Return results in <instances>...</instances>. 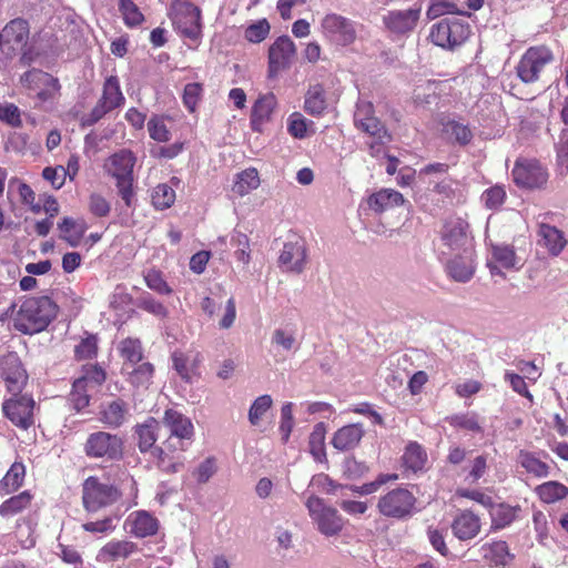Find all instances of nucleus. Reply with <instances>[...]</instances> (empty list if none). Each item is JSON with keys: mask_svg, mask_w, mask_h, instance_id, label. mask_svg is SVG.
<instances>
[{"mask_svg": "<svg viewBox=\"0 0 568 568\" xmlns=\"http://www.w3.org/2000/svg\"><path fill=\"white\" fill-rule=\"evenodd\" d=\"M57 314L58 305L49 296L29 297L14 317V327L23 334L32 335L45 329Z\"/></svg>", "mask_w": 568, "mask_h": 568, "instance_id": "f257e3e1", "label": "nucleus"}, {"mask_svg": "<svg viewBox=\"0 0 568 568\" xmlns=\"http://www.w3.org/2000/svg\"><path fill=\"white\" fill-rule=\"evenodd\" d=\"M135 156L129 150H120L105 161L104 169L115 180L119 196L128 207L133 206L135 193L133 190V168Z\"/></svg>", "mask_w": 568, "mask_h": 568, "instance_id": "f03ea898", "label": "nucleus"}, {"mask_svg": "<svg viewBox=\"0 0 568 568\" xmlns=\"http://www.w3.org/2000/svg\"><path fill=\"white\" fill-rule=\"evenodd\" d=\"M120 498L121 491L116 486L97 476L88 477L82 485V501L89 513L109 507Z\"/></svg>", "mask_w": 568, "mask_h": 568, "instance_id": "7ed1b4c3", "label": "nucleus"}, {"mask_svg": "<svg viewBox=\"0 0 568 568\" xmlns=\"http://www.w3.org/2000/svg\"><path fill=\"white\" fill-rule=\"evenodd\" d=\"M170 17L175 29L184 37L196 40L201 36V10L189 0H174Z\"/></svg>", "mask_w": 568, "mask_h": 568, "instance_id": "20e7f679", "label": "nucleus"}, {"mask_svg": "<svg viewBox=\"0 0 568 568\" xmlns=\"http://www.w3.org/2000/svg\"><path fill=\"white\" fill-rule=\"evenodd\" d=\"M552 61L554 54L550 49L545 45L531 47L520 58L516 73L524 83H534Z\"/></svg>", "mask_w": 568, "mask_h": 568, "instance_id": "39448f33", "label": "nucleus"}, {"mask_svg": "<svg viewBox=\"0 0 568 568\" xmlns=\"http://www.w3.org/2000/svg\"><path fill=\"white\" fill-rule=\"evenodd\" d=\"M84 453L90 458L119 460L123 456V440L120 436L108 432H95L88 436Z\"/></svg>", "mask_w": 568, "mask_h": 568, "instance_id": "423d86ee", "label": "nucleus"}, {"mask_svg": "<svg viewBox=\"0 0 568 568\" xmlns=\"http://www.w3.org/2000/svg\"><path fill=\"white\" fill-rule=\"evenodd\" d=\"M415 504L413 493L406 488H395L378 499L377 509L385 517L404 519L412 515Z\"/></svg>", "mask_w": 568, "mask_h": 568, "instance_id": "0eeeda50", "label": "nucleus"}, {"mask_svg": "<svg viewBox=\"0 0 568 568\" xmlns=\"http://www.w3.org/2000/svg\"><path fill=\"white\" fill-rule=\"evenodd\" d=\"M305 506L323 535L335 536L343 529V518L335 508L326 506L323 499L310 496Z\"/></svg>", "mask_w": 568, "mask_h": 568, "instance_id": "6e6552de", "label": "nucleus"}, {"mask_svg": "<svg viewBox=\"0 0 568 568\" xmlns=\"http://www.w3.org/2000/svg\"><path fill=\"white\" fill-rule=\"evenodd\" d=\"M469 36L468 24L458 19H443L432 27L429 38L435 45L454 49Z\"/></svg>", "mask_w": 568, "mask_h": 568, "instance_id": "1a4fd4ad", "label": "nucleus"}, {"mask_svg": "<svg viewBox=\"0 0 568 568\" xmlns=\"http://www.w3.org/2000/svg\"><path fill=\"white\" fill-rule=\"evenodd\" d=\"M124 101L125 98L120 89L119 79L115 75L108 77L103 84L102 95L84 120V123L88 125L97 123L106 113L121 106Z\"/></svg>", "mask_w": 568, "mask_h": 568, "instance_id": "9d476101", "label": "nucleus"}, {"mask_svg": "<svg viewBox=\"0 0 568 568\" xmlns=\"http://www.w3.org/2000/svg\"><path fill=\"white\" fill-rule=\"evenodd\" d=\"M321 31L324 38L337 45H348L356 39L354 22L334 12L323 17L321 20Z\"/></svg>", "mask_w": 568, "mask_h": 568, "instance_id": "9b49d317", "label": "nucleus"}, {"mask_svg": "<svg viewBox=\"0 0 568 568\" xmlns=\"http://www.w3.org/2000/svg\"><path fill=\"white\" fill-rule=\"evenodd\" d=\"M468 229V223L460 217L446 221L440 232L443 245L450 253L475 251Z\"/></svg>", "mask_w": 568, "mask_h": 568, "instance_id": "f8f14e48", "label": "nucleus"}, {"mask_svg": "<svg viewBox=\"0 0 568 568\" xmlns=\"http://www.w3.org/2000/svg\"><path fill=\"white\" fill-rule=\"evenodd\" d=\"M34 400L29 396L7 399L2 405L6 417L18 428L27 430L34 424Z\"/></svg>", "mask_w": 568, "mask_h": 568, "instance_id": "ddd939ff", "label": "nucleus"}, {"mask_svg": "<svg viewBox=\"0 0 568 568\" xmlns=\"http://www.w3.org/2000/svg\"><path fill=\"white\" fill-rule=\"evenodd\" d=\"M355 125L369 134L373 139H378L382 143H388L390 135L383 123L374 115V106L371 102L357 103L354 113Z\"/></svg>", "mask_w": 568, "mask_h": 568, "instance_id": "4468645a", "label": "nucleus"}, {"mask_svg": "<svg viewBox=\"0 0 568 568\" xmlns=\"http://www.w3.org/2000/svg\"><path fill=\"white\" fill-rule=\"evenodd\" d=\"M511 174L514 182L525 189L542 187L548 180L546 169L536 161H517Z\"/></svg>", "mask_w": 568, "mask_h": 568, "instance_id": "2eb2a0df", "label": "nucleus"}, {"mask_svg": "<svg viewBox=\"0 0 568 568\" xmlns=\"http://www.w3.org/2000/svg\"><path fill=\"white\" fill-rule=\"evenodd\" d=\"M20 83L28 90L37 91L42 101L52 99L60 90L58 79L39 69L24 72L20 77Z\"/></svg>", "mask_w": 568, "mask_h": 568, "instance_id": "dca6fc26", "label": "nucleus"}, {"mask_svg": "<svg viewBox=\"0 0 568 568\" xmlns=\"http://www.w3.org/2000/svg\"><path fill=\"white\" fill-rule=\"evenodd\" d=\"M1 376L8 392L19 394L27 384L28 375L20 358L14 353H9L0 359Z\"/></svg>", "mask_w": 568, "mask_h": 568, "instance_id": "f3484780", "label": "nucleus"}, {"mask_svg": "<svg viewBox=\"0 0 568 568\" xmlns=\"http://www.w3.org/2000/svg\"><path fill=\"white\" fill-rule=\"evenodd\" d=\"M296 48L292 39L282 36L268 49V72L273 77L290 67L295 57Z\"/></svg>", "mask_w": 568, "mask_h": 568, "instance_id": "a211bd4d", "label": "nucleus"}, {"mask_svg": "<svg viewBox=\"0 0 568 568\" xmlns=\"http://www.w3.org/2000/svg\"><path fill=\"white\" fill-rule=\"evenodd\" d=\"M452 254L453 256L446 263L448 276L458 283L469 282L476 271L475 251Z\"/></svg>", "mask_w": 568, "mask_h": 568, "instance_id": "6ab92c4d", "label": "nucleus"}, {"mask_svg": "<svg viewBox=\"0 0 568 568\" xmlns=\"http://www.w3.org/2000/svg\"><path fill=\"white\" fill-rule=\"evenodd\" d=\"M306 258V246L303 241L286 242L278 256V263L284 271L298 274L304 271Z\"/></svg>", "mask_w": 568, "mask_h": 568, "instance_id": "aec40b11", "label": "nucleus"}, {"mask_svg": "<svg viewBox=\"0 0 568 568\" xmlns=\"http://www.w3.org/2000/svg\"><path fill=\"white\" fill-rule=\"evenodd\" d=\"M420 17V7L406 10L389 11L383 20L388 30L394 33L403 34L410 32L417 26Z\"/></svg>", "mask_w": 568, "mask_h": 568, "instance_id": "412c9836", "label": "nucleus"}, {"mask_svg": "<svg viewBox=\"0 0 568 568\" xmlns=\"http://www.w3.org/2000/svg\"><path fill=\"white\" fill-rule=\"evenodd\" d=\"M129 404L122 398H115L101 405L99 419L109 428L121 427L129 417Z\"/></svg>", "mask_w": 568, "mask_h": 568, "instance_id": "4be33fe9", "label": "nucleus"}, {"mask_svg": "<svg viewBox=\"0 0 568 568\" xmlns=\"http://www.w3.org/2000/svg\"><path fill=\"white\" fill-rule=\"evenodd\" d=\"M125 528L133 536L144 538L156 534L159 521L148 511H134L126 518Z\"/></svg>", "mask_w": 568, "mask_h": 568, "instance_id": "5701e85b", "label": "nucleus"}, {"mask_svg": "<svg viewBox=\"0 0 568 568\" xmlns=\"http://www.w3.org/2000/svg\"><path fill=\"white\" fill-rule=\"evenodd\" d=\"M138 550V546L130 540H111L106 542L97 555L101 564H111L124 560Z\"/></svg>", "mask_w": 568, "mask_h": 568, "instance_id": "b1692460", "label": "nucleus"}, {"mask_svg": "<svg viewBox=\"0 0 568 568\" xmlns=\"http://www.w3.org/2000/svg\"><path fill=\"white\" fill-rule=\"evenodd\" d=\"M3 36L8 51L22 49L29 39V24L24 19H13L3 28Z\"/></svg>", "mask_w": 568, "mask_h": 568, "instance_id": "393cba45", "label": "nucleus"}, {"mask_svg": "<svg viewBox=\"0 0 568 568\" xmlns=\"http://www.w3.org/2000/svg\"><path fill=\"white\" fill-rule=\"evenodd\" d=\"M276 104V98L273 93L261 95L255 101L251 113V126L253 131H262L263 125L271 120Z\"/></svg>", "mask_w": 568, "mask_h": 568, "instance_id": "a878e982", "label": "nucleus"}, {"mask_svg": "<svg viewBox=\"0 0 568 568\" xmlns=\"http://www.w3.org/2000/svg\"><path fill=\"white\" fill-rule=\"evenodd\" d=\"M453 534L459 540L475 538L480 531V519L469 510L460 513L452 524Z\"/></svg>", "mask_w": 568, "mask_h": 568, "instance_id": "bb28decb", "label": "nucleus"}, {"mask_svg": "<svg viewBox=\"0 0 568 568\" xmlns=\"http://www.w3.org/2000/svg\"><path fill=\"white\" fill-rule=\"evenodd\" d=\"M364 436V428L361 424H349L337 429L332 438L334 448L346 452L355 448Z\"/></svg>", "mask_w": 568, "mask_h": 568, "instance_id": "cd10ccee", "label": "nucleus"}, {"mask_svg": "<svg viewBox=\"0 0 568 568\" xmlns=\"http://www.w3.org/2000/svg\"><path fill=\"white\" fill-rule=\"evenodd\" d=\"M538 236V244L554 256L559 255L567 244L564 233L547 223L539 224Z\"/></svg>", "mask_w": 568, "mask_h": 568, "instance_id": "c85d7f7f", "label": "nucleus"}, {"mask_svg": "<svg viewBox=\"0 0 568 568\" xmlns=\"http://www.w3.org/2000/svg\"><path fill=\"white\" fill-rule=\"evenodd\" d=\"M403 203L404 196L402 193L392 189H383L367 197V205L375 213H383Z\"/></svg>", "mask_w": 568, "mask_h": 568, "instance_id": "c756f323", "label": "nucleus"}, {"mask_svg": "<svg viewBox=\"0 0 568 568\" xmlns=\"http://www.w3.org/2000/svg\"><path fill=\"white\" fill-rule=\"evenodd\" d=\"M163 424L169 428L171 436L180 438H191L193 435V425L186 416L174 409H166L163 416Z\"/></svg>", "mask_w": 568, "mask_h": 568, "instance_id": "7c9ffc66", "label": "nucleus"}, {"mask_svg": "<svg viewBox=\"0 0 568 568\" xmlns=\"http://www.w3.org/2000/svg\"><path fill=\"white\" fill-rule=\"evenodd\" d=\"M200 355L197 353H183L175 351L172 354V363L176 373L182 379L191 382L193 376L196 375Z\"/></svg>", "mask_w": 568, "mask_h": 568, "instance_id": "2f4dec72", "label": "nucleus"}, {"mask_svg": "<svg viewBox=\"0 0 568 568\" xmlns=\"http://www.w3.org/2000/svg\"><path fill=\"white\" fill-rule=\"evenodd\" d=\"M159 427L160 423L153 417H149L144 423L135 426L138 446L141 453H152L155 447L154 444L158 440Z\"/></svg>", "mask_w": 568, "mask_h": 568, "instance_id": "473e14b6", "label": "nucleus"}, {"mask_svg": "<svg viewBox=\"0 0 568 568\" xmlns=\"http://www.w3.org/2000/svg\"><path fill=\"white\" fill-rule=\"evenodd\" d=\"M58 229L62 240L67 241L71 246H77L87 231V224L83 220L63 217L58 224Z\"/></svg>", "mask_w": 568, "mask_h": 568, "instance_id": "72a5a7b5", "label": "nucleus"}, {"mask_svg": "<svg viewBox=\"0 0 568 568\" xmlns=\"http://www.w3.org/2000/svg\"><path fill=\"white\" fill-rule=\"evenodd\" d=\"M159 469L166 474L180 471L184 465V457L181 454H171L164 447H154L151 454Z\"/></svg>", "mask_w": 568, "mask_h": 568, "instance_id": "f704fd0d", "label": "nucleus"}, {"mask_svg": "<svg viewBox=\"0 0 568 568\" xmlns=\"http://www.w3.org/2000/svg\"><path fill=\"white\" fill-rule=\"evenodd\" d=\"M119 352L124 359L122 371L138 365L143 358V348L140 339L128 337L119 344Z\"/></svg>", "mask_w": 568, "mask_h": 568, "instance_id": "c9c22d12", "label": "nucleus"}, {"mask_svg": "<svg viewBox=\"0 0 568 568\" xmlns=\"http://www.w3.org/2000/svg\"><path fill=\"white\" fill-rule=\"evenodd\" d=\"M260 175L256 169L248 168L236 174L233 184V192L240 196H244L260 186Z\"/></svg>", "mask_w": 568, "mask_h": 568, "instance_id": "e433bc0d", "label": "nucleus"}, {"mask_svg": "<svg viewBox=\"0 0 568 568\" xmlns=\"http://www.w3.org/2000/svg\"><path fill=\"white\" fill-rule=\"evenodd\" d=\"M491 260L498 263L505 270H518L520 266L519 260L511 245L508 244H494L490 247Z\"/></svg>", "mask_w": 568, "mask_h": 568, "instance_id": "4c0bfd02", "label": "nucleus"}, {"mask_svg": "<svg viewBox=\"0 0 568 568\" xmlns=\"http://www.w3.org/2000/svg\"><path fill=\"white\" fill-rule=\"evenodd\" d=\"M327 108L325 91L321 84L310 87L305 95L304 109L311 115H321Z\"/></svg>", "mask_w": 568, "mask_h": 568, "instance_id": "58836bf2", "label": "nucleus"}, {"mask_svg": "<svg viewBox=\"0 0 568 568\" xmlns=\"http://www.w3.org/2000/svg\"><path fill=\"white\" fill-rule=\"evenodd\" d=\"M536 494L544 503L552 504L568 496V487L559 481L550 480L537 486Z\"/></svg>", "mask_w": 568, "mask_h": 568, "instance_id": "ea45409f", "label": "nucleus"}, {"mask_svg": "<svg viewBox=\"0 0 568 568\" xmlns=\"http://www.w3.org/2000/svg\"><path fill=\"white\" fill-rule=\"evenodd\" d=\"M129 375V383L136 388H148L152 382L154 367L151 363H142L124 371Z\"/></svg>", "mask_w": 568, "mask_h": 568, "instance_id": "a19ab883", "label": "nucleus"}, {"mask_svg": "<svg viewBox=\"0 0 568 568\" xmlns=\"http://www.w3.org/2000/svg\"><path fill=\"white\" fill-rule=\"evenodd\" d=\"M489 509L493 529H503L506 526L510 525L515 520L518 510L516 507H511L509 505H494V503L491 504V507H489Z\"/></svg>", "mask_w": 568, "mask_h": 568, "instance_id": "79ce46f5", "label": "nucleus"}, {"mask_svg": "<svg viewBox=\"0 0 568 568\" xmlns=\"http://www.w3.org/2000/svg\"><path fill=\"white\" fill-rule=\"evenodd\" d=\"M31 500L32 496L29 491H22L19 495L12 496L0 505V515L2 517L14 516L27 509Z\"/></svg>", "mask_w": 568, "mask_h": 568, "instance_id": "37998d69", "label": "nucleus"}, {"mask_svg": "<svg viewBox=\"0 0 568 568\" xmlns=\"http://www.w3.org/2000/svg\"><path fill=\"white\" fill-rule=\"evenodd\" d=\"M106 374L104 369L98 365H85L83 374L75 379V387L82 389L83 385L98 387L104 383Z\"/></svg>", "mask_w": 568, "mask_h": 568, "instance_id": "c03bdc74", "label": "nucleus"}, {"mask_svg": "<svg viewBox=\"0 0 568 568\" xmlns=\"http://www.w3.org/2000/svg\"><path fill=\"white\" fill-rule=\"evenodd\" d=\"M403 460L407 468L416 471L424 467L427 460V454L420 445L417 443H410L406 447Z\"/></svg>", "mask_w": 568, "mask_h": 568, "instance_id": "a18cd8bd", "label": "nucleus"}, {"mask_svg": "<svg viewBox=\"0 0 568 568\" xmlns=\"http://www.w3.org/2000/svg\"><path fill=\"white\" fill-rule=\"evenodd\" d=\"M308 446L310 453L316 460L322 462L325 459V425L323 423L315 425L310 435Z\"/></svg>", "mask_w": 568, "mask_h": 568, "instance_id": "49530a36", "label": "nucleus"}, {"mask_svg": "<svg viewBox=\"0 0 568 568\" xmlns=\"http://www.w3.org/2000/svg\"><path fill=\"white\" fill-rule=\"evenodd\" d=\"M26 475L24 466L20 463H14L2 478L0 486L6 494L17 490L23 483Z\"/></svg>", "mask_w": 568, "mask_h": 568, "instance_id": "de8ad7c7", "label": "nucleus"}, {"mask_svg": "<svg viewBox=\"0 0 568 568\" xmlns=\"http://www.w3.org/2000/svg\"><path fill=\"white\" fill-rule=\"evenodd\" d=\"M481 549L484 551V557L496 566L505 565L507 558L510 556L508 545L503 540L485 544Z\"/></svg>", "mask_w": 568, "mask_h": 568, "instance_id": "09e8293b", "label": "nucleus"}, {"mask_svg": "<svg viewBox=\"0 0 568 568\" xmlns=\"http://www.w3.org/2000/svg\"><path fill=\"white\" fill-rule=\"evenodd\" d=\"M519 463L521 467L536 477H546L549 474V466L530 453H521Z\"/></svg>", "mask_w": 568, "mask_h": 568, "instance_id": "8fccbe9b", "label": "nucleus"}, {"mask_svg": "<svg viewBox=\"0 0 568 568\" xmlns=\"http://www.w3.org/2000/svg\"><path fill=\"white\" fill-rule=\"evenodd\" d=\"M174 201L175 192L170 185L163 183L154 187L152 192V203L156 209H168L174 203Z\"/></svg>", "mask_w": 568, "mask_h": 568, "instance_id": "3c124183", "label": "nucleus"}, {"mask_svg": "<svg viewBox=\"0 0 568 568\" xmlns=\"http://www.w3.org/2000/svg\"><path fill=\"white\" fill-rule=\"evenodd\" d=\"M445 131L460 145L468 144L473 139V132L468 125L458 121H448L445 124Z\"/></svg>", "mask_w": 568, "mask_h": 568, "instance_id": "603ef678", "label": "nucleus"}, {"mask_svg": "<svg viewBox=\"0 0 568 568\" xmlns=\"http://www.w3.org/2000/svg\"><path fill=\"white\" fill-rule=\"evenodd\" d=\"M273 404L270 395L258 396L250 407L248 420L252 425L256 426L260 424L264 414L271 408Z\"/></svg>", "mask_w": 568, "mask_h": 568, "instance_id": "864d4df0", "label": "nucleus"}, {"mask_svg": "<svg viewBox=\"0 0 568 568\" xmlns=\"http://www.w3.org/2000/svg\"><path fill=\"white\" fill-rule=\"evenodd\" d=\"M119 8L125 24L129 27H136L144 20L143 14L132 0H120Z\"/></svg>", "mask_w": 568, "mask_h": 568, "instance_id": "5fc2aeb1", "label": "nucleus"}, {"mask_svg": "<svg viewBox=\"0 0 568 568\" xmlns=\"http://www.w3.org/2000/svg\"><path fill=\"white\" fill-rule=\"evenodd\" d=\"M448 422L452 426L479 433L481 432V426L478 422V417L475 413H466V414H456L448 418Z\"/></svg>", "mask_w": 568, "mask_h": 568, "instance_id": "6e6d98bb", "label": "nucleus"}, {"mask_svg": "<svg viewBox=\"0 0 568 568\" xmlns=\"http://www.w3.org/2000/svg\"><path fill=\"white\" fill-rule=\"evenodd\" d=\"M272 344L286 352H291L295 348L296 336L292 331L276 328L272 334Z\"/></svg>", "mask_w": 568, "mask_h": 568, "instance_id": "4d7b16f0", "label": "nucleus"}, {"mask_svg": "<svg viewBox=\"0 0 568 568\" xmlns=\"http://www.w3.org/2000/svg\"><path fill=\"white\" fill-rule=\"evenodd\" d=\"M0 121L6 122L12 128H20L22 120L19 108L9 102L0 103Z\"/></svg>", "mask_w": 568, "mask_h": 568, "instance_id": "13d9d810", "label": "nucleus"}, {"mask_svg": "<svg viewBox=\"0 0 568 568\" xmlns=\"http://www.w3.org/2000/svg\"><path fill=\"white\" fill-rule=\"evenodd\" d=\"M287 131L295 139H304L307 136V121L300 113L294 112L288 116Z\"/></svg>", "mask_w": 568, "mask_h": 568, "instance_id": "bf43d9fd", "label": "nucleus"}, {"mask_svg": "<svg viewBox=\"0 0 568 568\" xmlns=\"http://www.w3.org/2000/svg\"><path fill=\"white\" fill-rule=\"evenodd\" d=\"M397 479V474H381L374 481L364 484L362 486H354L352 487V490L361 495H369L377 491L382 485Z\"/></svg>", "mask_w": 568, "mask_h": 568, "instance_id": "052dcab7", "label": "nucleus"}, {"mask_svg": "<svg viewBox=\"0 0 568 568\" xmlns=\"http://www.w3.org/2000/svg\"><path fill=\"white\" fill-rule=\"evenodd\" d=\"M270 29L267 20L262 19L246 28L245 38L252 43H260L267 37Z\"/></svg>", "mask_w": 568, "mask_h": 568, "instance_id": "680f3d73", "label": "nucleus"}, {"mask_svg": "<svg viewBox=\"0 0 568 568\" xmlns=\"http://www.w3.org/2000/svg\"><path fill=\"white\" fill-rule=\"evenodd\" d=\"M216 470V459L214 457H207L194 469L193 476L197 483L205 484L211 479Z\"/></svg>", "mask_w": 568, "mask_h": 568, "instance_id": "e2e57ef3", "label": "nucleus"}, {"mask_svg": "<svg viewBox=\"0 0 568 568\" xmlns=\"http://www.w3.org/2000/svg\"><path fill=\"white\" fill-rule=\"evenodd\" d=\"M148 131L151 139L158 142H168L171 138V133L164 124V121L158 116H153L149 120Z\"/></svg>", "mask_w": 568, "mask_h": 568, "instance_id": "0e129e2a", "label": "nucleus"}, {"mask_svg": "<svg viewBox=\"0 0 568 568\" xmlns=\"http://www.w3.org/2000/svg\"><path fill=\"white\" fill-rule=\"evenodd\" d=\"M505 199L506 191L499 185L486 190L481 195L483 202L489 210L498 209L504 203Z\"/></svg>", "mask_w": 568, "mask_h": 568, "instance_id": "69168bd1", "label": "nucleus"}, {"mask_svg": "<svg viewBox=\"0 0 568 568\" xmlns=\"http://www.w3.org/2000/svg\"><path fill=\"white\" fill-rule=\"evenodd\" d=\"M14 189L17 190L20 201L23 204H32L33 201H36V193L33 190L26 182L18 178L10 179L8 195Z\"/></svg>", "mask_w": 568, "mask_h": 568, "instance_id": "338daca9", "label": "nucleus"}, {"mask_svg": "<svg viewBox=\"0 0 568 568\" xmlns=\"http://www.w3.org/2000/svg\"><path fill=\"white\" fill-rule=\"evenodd\" d=\"M98 345L95 336H88L83 338L74 348V354L78 359H89L97 355Z\"/></svg>", "mask_w": 568, "mask_h": 568, "instance_id": "774afa93", "label": "nucleus"}]
</instances>
